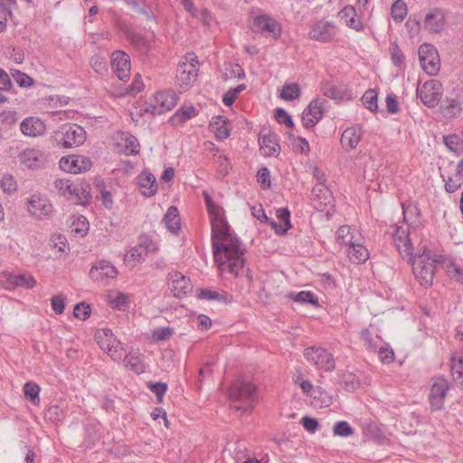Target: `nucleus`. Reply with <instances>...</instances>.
<instances>
[{"label": "nucleus", "mask_w": 463, "mask_h": 463, "mask_svg": "<svg viewBox=\"0 0 463 463\" xmlns=\"http://www.w3.org/2000/svg\"><path fill=\"white\" fill-rule=\"evenodd\" d=\"M203 195L212 226L213 257L218 260L222 252H224L230 263H222V269L227 268L238 274V267L241 268L243 264V261L238 259V256L242 253L241 241L231 232L230 226L223 217L222 209L213 201L207 192H203Z\"/></svg>", "instance_id": "nucleus-1"}, {"label": "nucleus", "mask_w": 463, "mask_h": 463, "mask_svg": "<svg viewBox=\"0 0 463 463\" xmlns=\"http://www.w3.org/2000/svg\"><path fill=\"white\" fill-rule=\"evenodd\" d=\"M403 220L406 226H394L392 232L393 243L402 258L411 260L413 254L410 227L416 229L420 224V214L416 206H402Z\"/></svg>", "instance_id": "nucleus-2"}, {"label": "nucleus", "mask_w": 463, "mask_h": 463, "mask_svg": "<svg viewBox=\"0 0 463 463\" xmlns=\"http://www.w3.org/2000/svg\"><path fill=\"white\" fill-rule=\"evenodd\" d=\"M232 407L243 412L252 410L256 402V386L243 379H237L229 388Z\"/></svg>", "instance_id": "nucleus-3"}, {"label": "nucleus", "mask_w": 463, "mask_h": 463, "mask_svg": "<svg viewBox=\"0 0 463 463\" xmlns=\"http://www.w3.org/2000/svg\"><path fill=\"white\" fill-rule=\"evenodd\" d=\"M431 250L424 249L420 254L412 255L411 262L412 272L419 283L425 287H430L433 282L435 273V261L433 259L437 256Z\"/></svg>", "instance_id": "nucleus-4"}, {"label": "nucleus", "mask_w": 463, "mask_h": 463, "mask_svg": "<svg viewBox=\"0 0 463 463\" xmlns=\"http://www.w3.org/2000/svg\"><path fill=\"white\" fill-rule=\"evenodd\" d=\"M53 138L57 146L71 148L84 143L86 132L77 124H64L54 133Z\"/></svg>", "instance_id": "nucleus-5"}, {"label": "nucleus", "mask_w": 463, "mask_h": 463, "mask_svg": "<svg viewBox=\"0 0 463 463\" xmlns=\"http://www.w3.org/2000/svg\"><path fill=\"white\" fill-rule=\"evenodd\" d=\"M305 358L317 369L331 372L335 369V360L332 354L319 346H311L304 350Z\"/></svg>", "instance_id": "nucleus-6"}, {"label": "nucleus", "mask_w": 463, "mask_h": 463, "mask_svg": "<svg viewBox=\"0 0 463 463\" xmlns=\"http://www.w3.org/2000/svg\"><path fill=\"white\" fill-rule=\"evenodd\" d=\"M418 53L422 70L429 75H436L440 68L437 49L432 44L424 43L420 46Z\"/></svg>", "instance_id": "nucleus-7"}, {"label": "nucleus", "mask_w": 463, "mask_h": 463, "mask_svg": "<svg viewBox=\"0 0 463 463\" xmlns=\"http://www.w3.org/2000/svg\"><path fill=\"white\" fill-rule=\"evenodd\" d=\"M178 97L172 90H161L156 93L154 103L146 109V112L153 115H161L175 107Z\"/></svg>", "instance_id": "nucleus-8"}, {"label": "nucleus", "mask_w": 463, "mask_h": 463, "mask_svg": "<svg viewBox=\"0 0 463 463\" xmlns=\"http://www.w3.org/2000/svg\"><path fill=\"white\" fill-rule=\"evenodd\" d=\"M417 96L428 108L436 107L442 97L441 83L437 80L426 81L417 90Z\"/></svg>", "instance_id": "nucleus-9"}, {"label": "nucleus", "mask_w": 463, "mask_h": 463, "mask_svg": "<svg viewBox=\"0 0 463 463\" xmlns=\"http://www.w3.org/2000/svg\"><path fill=\"white\" fill-rule=\"evenodd\" d=\"M327 101L321 98L314 99L302 113V123L307 128H313L323 117Z\"/></svg>", "instance_id": "nucleus-10"}, {"label": "nucleus", "mask_w": 463, "mask_h": 463, "mask_svg": "<svg viewBox=\"0 0 463 463\" xmlns=\"http://www.w3.org/2000/svg\"><path fill=\"white\" fill-rule=\"evenodd\" d=\"M167 284L170 291L175 298H183L193 289L190 279L179 271H172L168 273Z\"/></svg>", "instance_id": "nucleus-11"}, {"label": "nucleus", "mask_w": 463, "mask_h": 463, "mask_svg": "<svg viewBox=\"0 0 463 463\" xmlns=\"http://www.w3.org/2000/svg\"><path fill=\"white\" fill-rule=\"evenodd\" d=\"M449 389V383L444 377H438L430 388L429 401L431 409L439 411L444 406V400Z\"/></svg>", "instance_id": "nucleus-12"}, {"label": "nucleus", "mask_w": 463, "mask_h": 463, "mask_svg": "<svg viewBox=\"0 0 463 463\" xmlns=\"http://www.w3.org/2000/svg\"><path fill=\"white\" fill-rule=\"evenodd\" d=\"M91 165L90 159L85 156L72 155L63 156L60 160L61 169L71 174L86 172L90 169Z\"/></svg>", "instance_id": "nucleus-13"}, {"label": "nucleus", "mask_w": 463, "mask_h": 463, "mask_svg": "<svg viewBox=\"0 0 463 463\" xmlns=\"http://www.w3.org/2000/svg\"><path fill=\"white\" fill-rule=\"evenodd\" d=\"M18 158L29 169L42 168L48 161L47 155L38 148H26L18 155Z\"/></svg>", "instance_id": "nucleus-14"}, {"label": "nucleus", "mask_w": 463, "mask_h": 463, "mask_svg": "<svg viewBox=\"0 0 463 463\" xmlns=\"http://www.w3.org/2000/svg\"><path fill=\"white\" fill-rule=\"evenodd\" d=\"M336 35L335 25L330 21H317L315 23L310 31L309 37L316 41L328 43Z\"/></svg>", "instance_id": "nucleus-15"}, {"label": "nucleus", "mask_w": 463, "mask_h": 463, "mask_svg": "<svg viewBox=\"0 0 463 463\" xmlns=\"http://www.w3.org/2000/svg\"><path fill=\"white\" fill-rule=\"evenodd\" d=\"M111 68L120 80H126L130 74V58L123 51H116L111 55Z\"/></svg>", "instance_id": "nucleus-16"}, {"label": "nucleus", "mask_w": 463, "mask_h": 463, "mask_svg": "<svg viewBox=\"0 0 463 463\" xmlns=\"http://www.w3.org/2000/svg\"><path fill=\"white\" fill-rule=\"evenodd\" d=\"M118 274L115 266L104 260L96 261L90 270V277L92 280L102 282L106 279H114Z\"/></svg>", "instance_id": "nucleus-17"}, {"label": "nucleus", "mask_w": 463, "mask_h": 463, "mask_svg": "<svg viewBox=\"0 0 463 463\" xmlns=\"http://www.w3.org/2000/svg\"><path fill=\"white\" fill-rule=\"evenodd\" d=\"M28 212L38 219H44L51 215L52 205L45 198L33 194L28 200Z\"/></svg>", "instance_id": "nucleus-18"}, {"label": "nucleus", "mask_w": 463, "mask_h": 463, "mask_svg": "<svg viewBox=\"0 0 463 463\" xmlns=\"http://www.w3.org/2000/svg\"><path fill=\"white\" fill-rule=\"evenodd\" d=\"M198 67L188 63H179L176 69L175 83L181 89H188L195 81Z\"/></svg>", "instance_id": "nucleus-19"}, {"label": "nucleus", "mask_w": 463, "mask_h": 463, "mask_svg": "<svg viewBox=\"0 0 463 463\" xmlns=\"http://www.w3.org/2000/svg\"><path fill=\"white\" fill-rule=\"evenodd\" d=\"M253 30L259 33H269L275 39L279 38L281 35L280 24L267 14H260L255 17Z\"/></svg>", "instance_id": "nucleus-20"}, {"label": "nucleus", "mask_w": 463, "mask_h": 463, "mask_svg": "<svg viewBox=\"0 0 463 463\" xmlns=\"http://www.w3.org/2000/svg\"><path fill=\"white\" fill-rule=\"evenodd\" d=\"M321 92L324 96L336 101H347L353 99L352 91L346 86H335L329 81L321 83Z\"/></svg>", "instance_id": "nucleus-21"}, {"label": "nucleus", "mask_w": 463, "mask_h": 463, "mask_svg": "<svg viewBox=\"0 0 463 463\" xmlns=\"http://www.w3.org/2000/svg\"><path fill=\"white\" fill-rule=\"evenodd\" d=\"M433 261L440 265L451 279L463 282V269L452 259L438 254L434 257Z\"/></svg>", "instance_id": "nucleus-22"}, {"label": "nucleus", "mask_w": 463, "mask_h": 463, "mask_svg": "<svg viewBox=\"0 0 463 463\" xmlns=\"http://www.w3.org/2000/svg\"><path fill=\"white\" fill-rule=\"evenodd\" d=\"M338 16L347 27L356 32H363L364 30V24L362 20L357 17V13L354 6L345 5L339 11Z\"/></svg>", "instance_id": "nucleus-23"}, {"label": "nucleus", "mask_w": 463, "mask_h": 463, "mask_svg": "<svg viewBox=\"0 0 463 463\" xmlns=\"http://www.w3.org/2000/svg\"><path fill=\"white\" fill-rule=\"evenodd\" d=\"M260 147L264 156H271L278 155L280 150L279 144L278 135L274 132H269L259 138Z\"/></svg>", "instance_id": "nucleus-24"}, {"label": "nucleus", "mask_w": 463, "mask_h": 463, "mask_svg": "<svg viewBox=\"0 0 463 463\" xmlns=\"http://www.w3.org/2000/svg\"><path fill=\"white\" fill-rule=\"evenodd\" d=\"M137 184L141 194L145 196H153L157 192L156 178L153 174L147 171H143L137 176Z\"/></svg>", "instance_id": "nucleus-25"}, {"label": "nucleus", "mask_w": 463, "mask_h": 463, "mask_svg": "<svg viewBox=\"0 0 463 463\" xmlns=\"http://www.w3.org/2000/svg\"><path fill=\"white\" fill-rule=\"evenodd\" d=\"M21 131L28 137H38L45 132V124L36 118H27L20 125Z\"/></svg>", "instance_id": "nucleus-26"}, {"label": "nucleus", "mask_w": 463, "mask_h": 463, "mask_svg": "<svg viewBox=\"0 0 463 463\" xmlns=\"http://www.w3.org/2000/svg\"><path fill=\"white\" fill-rule=\"evenodd\" d=\"M277 218L279 223L274 220L269 221V226L274 230L278 235L285 234L290 228V212L288 208H279L277 210Z\"/></svg>", "instance_id": "nucleus-27"}, {"label": "nucleus", "mask_w": 463, "mask_h": 463, "mask_svg": "<svg viewBox=\"0 0 463 463\" xmlns=\"http://www.w3.org/2000/svg\"><path fill=\"white\" fill-rule=\"evenodd\" d=\"M445 24V17L443 13L435 9L433 12L426 14L424 20L425 29L431 33H438L441 32Z\"/></svg>", "instance_id": "nucleus-28"}, {"label": "nucleus", "mask_w": 463, "mask_h": 463, "mask_svg": "<svg viewBox=\"0 0 463 463\" xmlns=\"http://www.w3.org/2000/svg\"><path fill=\"white\" fill-rule=\"evenodd\" d=\"M362 130L358 126L347 128L342 134L341 145L345 149H354L361 140Z\"/></svg>", "instance_id": "nucleus-29"}, {"label": "nucleus", "mask_w": 463, "mask_h": 463, "mask_svg": "<svg viewBox=\"0 0 463 463\" xmlns=\"http://www.w3.org/2000/svg\"><path fill=\"white\" fill-rule=\"evenodd\" d=\"M128 39L137 50L143 55L153 54L154 45L153 42L144 37L143 35L137 33H129Z\"/></svg>", "instance_id": "nucleus-30"}, {"label": "nucleus", "mask_w": 463, "mask_h": 463, "mask_svg": "<svg viewBox=\"0 0 463 463\" xmlns=\"http://www.w3.org/2000/svg\"><path fill=\"white\" fill-rule=\"evenodd\" d=\"M461 110V102L457 98H446L440 105V111L446 118L458 117Z\"/></svg>", "instance_id": "nucleus-31"}, {"label": "nucleus", "mask_w": 463, "mask_h": 463, "mask_svg": "<svg viewBox=\"0 0 463 463\" xmlns=\"http://www.w3.org/2000/svg\"><path fill=\"white\" fill-rule=\"evenodd\" d=\"M241 249L242 253L240 254V256H238V259L241 260L243 261V264H242L241 268L238 267V269H238V274H236L234 271L230 270L227 268L222 269V263H226V261H227V263H230V261H229V260H228V258H227V256H226V254L224 252H222L221 258H219L218 260H216L214 258V260H215L216 262L219 263V269H220V270L222 272H229L231 274H233L235 277H240V276H242L244 273H246L247 278L249 279L250 281H251L252 280V275L250 273V270L249 269H245V267H244L245 260L243 258V255H244V252H245V249L242 247L241 244Z\"/></svg>", "instance_id": "nucleus-32"}, {"label": "nucleus", "mask_w": 463, "mask_h": 463, "mask_svg": "<svg viewBox=\"0 0 463 463\" xmlns=\"http://www.w3.org/2000/svg\"><path fill=\"white\" fill-rule=\"evenodd\" d=\"M166 229L172 233H178L181 229L179 211L175 206H170L163 219Z\"/></svg>", "instance_id": "nucleus-33"}, {"label": "nucleus", "mask_w": 463, "mask_h": 463, "mask_svg": "<svg viewBox=\"0 0 463 463\" xmlns=\"http://www.w3.org/2000/svg\"><path fill=\"white\" fill-rule=\"evenodd\" d=\"M210 129L217 138L226 139L230 136V130L227 128V120L223 116L213 117L210 122Z\"/></svg>", "instance_id": "nucleus-34"}, {"label": "nucleus", "mask_w": 463, "mask_h": 463, "mask_svg": "<svg viewBox=\"0 0 463 463\" xmlns=\"http://www.w3.org/2000/svg\"><path fill=\"white\" fill-rule=\"evenodd\" d=\"M7 281L13 288L22 287L25 288H33L36 284V280L30 274H9L7 276Z\"/></svg>", "instance_id": "nucleus-35"}, {"label": "nucleus", "mask_w": 463, "mask_h": 463, "mask_svg": "<svg viewBox=\"0 0 463 463\" xmlns=\"http://www.w3.org/2000/svg\"><path fill=\"white\" fill-rule=\"evenodd\" d=\"M350 260L354 263L365 262L369 258L368 250L362 244L354 242L347 250Z\"/></svg>", "instance_id": "nucleus-36"}, {"label": "nucleus", "mask_w": 463, "mask_h": 463, "mask_svg": "<svg viewBox=\"0 0 463 463\" xmlns=\"http://www.w3.org/2000/svg\"><path fill=\"white\" fill-rule=\"evenodd\" d=\"M450 371L455 383L463 389V358L456 354L450 358Z\"/></svg>", "instance_id": "nucleus-37"}, {"label": "nucleus", "mask_w": 463, "mask_h": 463, "mask_svg": "<svg viewBox=\"0 0 463 463\" xmlns=\"http://www.w3.org/2000/svg\"><path fill=\"white\" fill-rule=\"evenodd\" d=\"M124 365L134 373L140 374L145 372V364L141 355L126 354L124 357Z\"/></svg>", "instance_id": "nucleus-38"}, {"label": "nucleus", "mask_w": 463, "mask_h": 463, "mask_svg": "<svg viewBox=\"0 0 463 463\" xmlns=\"http://www.w3.org/2000/svg\"><path fill=\"white\" fill-rule=\"evenodd\" d=\"M440 175L443 182L445 183V190L449 194L458 190L463 184V178L458 176L456 173L448 176H446L444 174H441Z\"/></svg>", "instance_id": "nucleus-39"}, {"label": "nucleus", "mask_w": 463, "mask_h": 463, "mask_svg": "<svg viewBox=\"0 0 463 463\" xmlns=\"http://www.w3.org/2000/svg\"><path fill=\"white\" fill-rule=\"evenodd\" d=\"M444 144L450 151L458 155L463 152V138L457 134L445 136Z\"/></svg>", "instance_id": "nucleus-40"}, {"label": "nucleus", "mask_w": 463, "mask_h": 463, "mask_svg": "<svg viewBox=\"0 0 463 463\" xmlns=\"http://www.w3.org/2000/svg\"><path fill=\"white\" fill-rule=\"evenodd\" d=\"M407 5L402 0H396L391 7V14L396 23H401L407 15Z\"/></svg>", "instance_id": "nucleus-41"}, {"label": "nucleus", "mask_w": 463, "mask_h": 463, "mask_svg": "<svg viewBox=\"0 0 463 463\" xmlns=\"http://www.w3.org/2000/svg\"><path fill=\"white\" fill-rule=\"evenodd\" d=\"M24 396L33 404H39L40 402V387L37 383L28 382L24 386Z\"/></svg>", "instance_id": "nucleus-42"}, {"label": "nucleus", "mask_w": 463, "mask_h": 463, "mask_svg": "<svg viewBox=\"0 0 463 463\" xmlns=\"http://www.w3.org/2000/svg\"><path fill=\"white\" fill-rule=\"evenodd\" d=\"M198 297L201 299L218 300L224 303H229L232 301L227 293L220 294L215 290H211L208 288L201 289Z\"/></svg>", "instance_id": "nucleus-43"}, {"label": "nucleus", "mask_w": 463, "mask_h": 463, "mask_svg": "<svg viewBox=\"0 0 463 463\" xmlns=\"http://www.w3.org/2000/svg\"><path fill=\"white\" fill-rule=\"evenodd\" d=\"M56 190L63 196L71 197L74 194L76 184L68 179H57L54 182Z\"/></svg>", "instance_id": "nucleus-44"}, {"label": "nucleus", "mask_w": 463, "mask_h": 463, "mask_svg": "<svg viewBox=\"0 0 463 463\" xmlns=\"http://www.w3.org/2000/svg\"><path fill=\"white\" fill-rule=\"evenodd\" d=\"M351 228L347 225L340 226L336 232V241L341 245L350 246L354 241Z\"/></svg>", "instance_id": "nucleus-45"}, {"label": "nucleus", "mask_w": 463, "mask_h": 463, "mask_svg": "<svg viewBox=\"0 0 463 463\" xmlns=\"http://www.w3.org/2000/svg\"><path fill=\"white\" fill-rule=\"evenodd\" d=\"M280 96L285 100H294L300 96V88L297 83L285 84Z\"/></svg>", "instance_id": "nucleus-46"}, {"label": "nucleus", "mask_w": 463, "mask_h": 463, "mask_svg": "<svg viewBox=\"0 0 463 463\" xmlns=\"http://www.w3.org/2000/svg\"><path fill=\"white\" fill-rule=\"evenodd\" d=\"M103 350L114 360L119 361L124 355V349L119 343L103 345Z\"/></svg>", "instance_id": "nucleus-47"}, {"label": "nucleus", "mask_w": 463, "mask_h": 463, "mask_svg": "<svg viewBox=\"0 0 463 463\" xmlns=\"http://www.w3.org/2000/svg\"><path fill=\"white\" fill-rule=\"evenodd\" d=\"M378 96L377 92L373 90H368L363 96V102L366 109L371 111H376Z\"/></svg>", "instance_id": "nucleus-48"}, {"label": "nucleus", "mask_w": 463, "mask_h": 463, "mask_svg": "<svg viewBox=\"0 0 463 463\" xmlns=\"http://www.w3.org/2000/svg\"><path fill=\"white\" fill-rule=\"evenodd\" d=\"M63 417V410L58 405H51L44 411V418L52 422L61 421Z\"/></svg>", "instance_id": "nucleus-49"}, {"label": "nucleus", "mask_w": 463, "mask_h": 463, "mask_svg": "<svg viewBox=\"0 0 463 463\" xmlns=\"http://www.w3.org/2000/svg\"><path fill=\"white\" fill-rule=\"evenodd\" d=\"M294 301L302 304H312L318 306V299L314 293L310 291H300L293 297Z\"/></svg>", "instance_id": "nucleus-50"}, {"label": "nucleus", "mask_w": 463, "mask_h": 463, "mask_svg": "<svg viewBox=\"0 0 463 463\" xmlns=\"http://www.w3.org/2000/svg\"><path fill=\"white\" fill-rule=\"evenodd\" d=\"M146 255L147 254L143 250V249H141V247L136 245L128 250L126 254L125 260H132L134 264L140 263L145 260Z\"/></svg>", "instance_id": "nucleus-51"}, {"label": "nucleus", "mask_w": 463, "mask_h": 463, "mask_svg": "<svg viewBox=\"0 0 463 463\" xmlns=\"http://www.w3.org/2000/svg\"><path fill=\"white\" fill-rule=\"evenodd\" d=\"M146 254L149 252H155L158 250L156 243L153 241V240L146 234L140 235L137 239V244Z\"/></svg>", "instance_id": "nucleus-52"}, {"label": "nucleus", "mask_w": 463, "mask_h": 463, "mask_svg": "<svg viewBox=\"0 0 463 463\" xmlns=\"http://www.w3.org/2000/svg\"><path fill=\"white\" fill-rule=\"evenodd\" d=\"M95 337L101 349H103V345L108 344H116L112 332L109 329L97 331Z\"/></svg>", "instance_id": "nucleus-53"}, {"label": "nucleus", "mask_w": 463, "mask_h": 463, "mask_svg": "<svg viewBox=\"0 0 463 463\" xmlns=\"http://www.w3.org/2000/svg\"><path fill=\"white\" fill-rule=\"evenodd\" d=\"M333 432L335 436L347 437L354 433V429L347 421L341 420L335 424Z\"/></svg>", "instance_id": "nucleus-54"}, {"label": "nucleus", "mask_w": 463, "mask_h": 463, "mask_svg": "<svg viewBox=\"0 0 463 463\" xmlns=\"http://www.w3.org/2000/svg\"><path fill=\"white\" fill-rule=\"evenodd\" d=\"M75 190L72 195L76 199L75 203L82 205L88 203L90 198V192L82 184H76Z\"/></svg>", "instance_id": "nucleus-55"}, {"label": "nucleus", "mask_w": 463, "mask_h": 463, "mask_svg": "<svg viewBox=\"0 0 463 463\" xmlns=\"http://www.w3.org/2000/svg\"><path fill=\"white\" fill-rule=\"evenodd\" d=\"M174 334V328L170 326L157 327L152 333L153 340L156 342L169 339Z\"/></svg>", "instance_id": "nucleus-56"}, {"label": "nucleus", "mask_w": 463, "mask_h": 463, "mask_svg": "<svg viewBox=\"0 0 463 463\" xmlns=\"http://www.w3.org/2000/svg\"><path fill=\"white\" fill-rule=\"evenodd\" d=\"M390 52L392 63L397 67H401L404 63V55L396 43L391 44Z\"/></svg>", "instance_id": "nucleus-57"}, {"label": "nucleus", "mask_w": 463, "mask_h": 463, "mask_svg": "<svg viewBox=\"0 0 463 463\" xmlns=\"http://www.w3.org/2000/svg\"><path fill=\"white\" fill-rule=\"evenodd\" d=\"M90 313V306L89 304H86L85 302H80L77 304L73 310L74 317L81 320H86L87 318H89Z\"/></svg>", "instance_id": "nucleus-58"}, {"label": "nucleus", "mask_w": 463, "mask_h": 463, "mask_svg": "<svg viewBox=\"0 0 463 463\" xmlns=\"http://www.w3.org/2000/svg\"><path fill=\"white\" fill-rule=\"evenodd\" d=\"M0 185L5 193L11 194L16 191L17 184L11 175H4Z\"/></svg>", "instance_id": "nucleus-59"}, {"label": "nucleus", "mask_w": 463, "mask_h": 463, "mask_svg": "<svg viewBox=\"0 0 463 463\" xmlns=\"http://www.w3.org/2000/svg\"><path fill=\"white\" fill-rule=\"evenodd\" d=\"M257 181L262 188L270 187V173L268 167L262 166L259 169L257 174Z\"/></svg>", "instance_id": "nucleus-60"}, {"label": "nucleus", "mask_w": 463, "mask_h": 463, "mask_svg": "<svg viewBox=\"0 0 463 463\" xmlns=\"http://www.w3.org/2000/svg\"><path fill=\"white\" fill-rule=\"evenodd\" d=\"M275 118L279 124H284L288 128H292L294 123L289 114L283 109L279 108L275 110Z\"/></svg>", "instance_id": "nucleus-61"}, {"label": "nucleus", "mask_w": 463, "mask_h": 463, "mask_svg": "<svg viewBox=\"0 0 463 463\" xmlns=\"http://www.w3.org/2000/svg\"><path fill=\"white\" fill-rule=\"evenodd\" d=\"M195 115H196L195 109L193 106H190L186 109H178L175 113L174 118L177 119L180 122H184Z\"/></svg>", "instance_id": "nucleus-62"}, {"label": "nucleus", "mask_w": 463, "mask_h": 463, "mask_svg": "<svg viewBox=\"0 0 463 463\" xmlns=\"http://www.w3.org/2000/svg\"><path fill=\"white\" fill-rule=\"evenodd\" d=\"M147 386L156 394L158 402H161L163 396L167 391V384L164 383H150Z\"/></svg>", "instance_id": "nucleus-63"}, {"label": "nucleus", "mask_w": 463, "mask_h": 463, "mask_svg": "<svg viewBox=\"0 0 463 463\" xmlns=\"http://www.w3.org/2000/svg\"><path fill=\"white\" fill-rule=\"evenodd\" d=\"M125 147L127 152L131 155H136L139 152V143L137 139L131 135L126 137Z\"/></svg>", "instance_id": "nucleus-64"}]
</instances>
